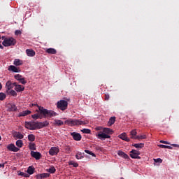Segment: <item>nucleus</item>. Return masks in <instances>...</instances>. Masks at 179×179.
<instances>
[{"label": "nucleus", "mask_w": 179, "mask_h": 179, "mask_svg": "<svg viewBox=\"0 0 179 179\" xmlns=\"http://www.w3.org/2000/svg\"><path fill=\"white\" fill-rule=\"evenodd\" d=\"M46 52H48V54H52V55H55L57 54V50L54 49V48H48L46 49Z\"/></svg>", "instance_id": "bb28decb"}, {"label": "nucleus", "mask_w": 179, "mask_h": 179, "mask_svg": "<svg viewBox=\"0 0 179 179\" xmlns=\"http://www.w3.org/2000/svg\"><path fill=\"white\" fill-rule=\"evenodd\" d=\"M15 145L17 148H22V146H23V141L17 140L15 143Z\"/></svg>", "instance_id": "473e14b6"}, {"label": "nucleus", "mask_w": 179, "mask_h": 179, "mask_svg": "<svg viewBox=\"0 0 179 179\" xmlns=\"http://www.w3.org/2000/svg\"><path fill=\"white\" fill-rule=\"evenodd\" d=\"M13 136L14 138V139H23L24 138V136L23 134H22V133L19 132V131H13Z\"/></svg>", "instance_id": "6e6552de"}, {"label": "nucleus", "mask_w": 179, "mask_h": 179, "mask_svg": "<svg viewBox=\"0 0 179 179\" xmlns=\"http://www.w3.org/2000/svg\"><path fill=\"white\" fill-rule=\"evenodd\" d=\"M2 44L4 47H10V45H15L16 44V40L13 37L5 38Z\"/></svg>", "instance_id": "20e7f679"}, {"label": "nucleus", "mask_w": 179, "mask_h": 179, "mask_svg": "<svg viewBox=\"0 0 179 179\" xmlns=\"http://www.w3.org/2000/svg\"><path fill=\"white\" fill-rule=\"evenodd\" d=\"M28 141H29V142H34V141H36V136L34 134H29Z\"/></svg>", "instance_id": "c85d7f7f"}, {"label": "nucleus", "mask_w": 179, "mask_h": 179, "mask_svg": "<svg viewBox=\"0 0 179 179\" xmlns=\"http://www.w3.org/2000/svg\"><path fill=\"white\" fill-rule=\"evenodd\" d=\"M6 99V94L3 92H0V100L1 101L5 100Z\"/></svg>", "instance_id": "c9c22d12"}, {"label": "nucleus", "mask_w": 179, "mask_h": 179, "mask_svg": "<svg viewBox=\"0 0 179 179\" xmlns=\"http://www.w3.org/2000/svg\"><path fill=\"white\" fill-rule=\"evenodd\" d=\"M50 176V174L48 173H38V175H36V178L37 179L48 178Z\"/></svg>", "instance_id": "ddd939ff"}, {"label": "nucleus", "mask_w": 179, "mask_h": 179, "mask_svg": "<svg viewBox=\"0 0 179 179\" xmlns=\"http://www.w3.org/2000/svg\"><path fill=\"white\" fill-rule=\"evenodd\" d=\"M76 158L77 160H80V159H83V156H82V152H79L76 155Z\"/></svg>", "instance_id": "58836bf2"}, {"label": "nucleus", "mask_w": 179, "mask_h": 179, "mask_svg": "<svg viewBox=\"0 0 179 179\" xmlns=\"http://www.w3.org/2000/svg\"><path fill=\"white\" fill-rule=\"evenodd\" d=\"M8 71H11V72H15L16 73L20 72V69H17V67L13 65L8 66Z\"/></svg>", "instance_id": "4468645a"}, {"label": "nucleus", "mask_w": 179, "mask_h": 179, "mask_svg": "<svg viewBox=\"0 0 179 179\" xmlns=\"http://www.w3.org/2000/svg\"><path fill=\"white\" fill-rule=\"evenodd\" d=\"M103 132H104L106 135H113L114 131H113V129L110 128H104L103 129Z\"/></svg>", "instance_id": "b1692460"}, {"label": "nucleus", "mask_w": 179, "mask_h": 179, "mask_svg": "<svg viewBox=\"0 0 179 179\" xmlns=\"http://www.w3.org/2000/svg\"><path fill=\"white\" fill-rule=\"evenodd\" d=\"M26 54L28 57H34V55H36V52L31 49H27Z\"/></svg>", "instance_id": "dca6fc26"}, {"label": "nucleus", "mask_w": 179, "mask_h": 179, "mask_svg": "<svg viewBox=\"0 0 179 179\" xmlns=\"http://www.w3.org/2000/svg\"><path fill=\"white\" fill-rule=\"evenodd\" d=\"M81 132H83V134H91L92 131L89 129H83L81 130Z\"/></svg>", "instance_id": "4c0bfd02"}, {"label": "nucleus", "mask_w": 179, "mask_h": 179, "mask_svg": "<svg viewBox=\"0 0 179 179\" xmlns=\"http://www.w3.org/2000/svg\"><path fill=\"white\" fill-rule=\"evenodd\" d=\"M15 90L17 92V93H20V92H23L24 90V86L20 85H16Z\"/></svg>", "instance_id": "aec40b11"}, {"label": "nucleus", "mask_w": 179, "mask_h": 179, "mask_svg": "<svg viewBox=\"0 0 179 179\" xmlns=\"http://www.w3.org/2000/svg\"><path fill=\"white\" fill-rule=\"evenodd\" d=\"M64 150H65L66 153H71V152L72 151L71 150V147H69L68 145L65 146Z\"/></svg>", "instance_id": "37998d69"}, {"label": "nucleus", "mask_w": 179, "mask_h": 179, "mask_svg": "<svg viewBox=\"0 0 179 179\" xmlns=\"http://www.w3.org/2000/svg\"><path fill=\"white\" fill-rule=\"evenodd\" d=\"M29 114H31V111L27 110L20 113L18 117H26V115H29Z\"/></svg>", "instance_id": "a211bd4d"}, {"label": "nucleus", "mask_w": 179, "mask_h": 179, "mask_svg": "<svg viewBox=\"0 0 179 179\" xmlns=\"http://www.w3.org/2000/svg\"><path fill=\"white\" fill-rule=\"evenodd\" d=\"M31 156L36 159V160H40L41 159V153L39 152L31 151Z\"/></svg>", "instance_id": "1a4fd4ad"}, {"label": "nucleus", "mask_w": 179, "mask_h": 179, "mask_svg": "<svg viewBox=\"0 0 179 179\" xmlns=\"http://www.w3.org/2000/svg\"><path fill=\"white\" fill-rule=\"evenodd\" d=\"M54 125H55V127H62L64 122L61 120H55Z\"/></svg>", "instance_id": "393cba45"}, {"label": "nucleus", "mask_w": 179, "mask_h": 179, "mask_svg": "<svg viewBox=\"0 0 179 179\" xmlns=\"http://www.w3.org/2000/svg\"><path fill=\"white\" fill-rule=\"evenodd\" d=\"M50 125V122L48 121H44L43 122H39V128L41 129V128H44L45 127H48Z\"/></svg>", "instance_id": "5701e85b"}, {"label": "nucleus", "mask_w": 179, "mask_h": 179, "mask_svg": "<svg viewBox=\"0 0 179 179\" xmlns=\"http://www.w3.org/2000/svg\"><path fill=\"white\" fill-rule=\"evenodd\" d=\"M34 167L33 166H29L27 171V173L29 175L34 174Z\"/></svg>", "instance_id": "cd10ccee"}, {"label": "nucleus", "mask_w": 179, "mask_h": 179, "mask_svg": "<svg viewBox=\"0 0 179 179\" xmlns=\"http://www.w3.org/2000/svg\"><path fill=\"white\" fill-rule=\"evenodd\" d=\"M117 155L120 157H123V159H129V156H128V155L125 154V152L121 150L117 151Z\"/></svg>", "instance_id": "f3484780"}, {"label": "nucleus", "mask_w": 179, "mask_h": 179, "mask_svg": "<svg viewBox=\"0 0 179 179\" xmlns=\"http://www.w3.org/2000/svg\"><path fill=\"white\" fill-rule=\"evenodd\" d=\"M171 146H173V148H179V145L178 144H171Z\"/></svg>", "instance_id": "864d4df0"}, {"label": "nucleus", "mask_w": 179, "mask_h": 179, "mask_svg": "<svg viewBox=\"0 0 179 179\" xmlns=\"http://www.w3.org/2000/svg\"><path fill=\"white\" fill-rule=\"evenodd\" d=\"M13 65L15 66H20V65H23V61L20 59H15L13 62Z\"/></svg>", "instance_id": "412c9836"}, {"label": "nucleus", "mask_w": 179, "mask_h": 179, "mask_svg": "<svg viewBox=\"0 0 179 179\" xmlns=\"http://www.w3.org/2000/svg\"><path fill=\"white\" fill-rule=\"evenodd\" d=\"M115 122V117L113 116V117H111L108 122V127H111V125H113V124Z\"/></svg>", "instance_id": "a878e982"}, {"label": "nucleus", "mask_w": 179, "mask_h": 179, "mask_svg": "<svg viewBox=\"0 0 179 179\" xmlns=\"http://www.w3.org/2000/svg\"><path fill=\"white\" fill-rule=\"evenodd\" d=\"M139 155H141V152L136 150L130 151V157H131V159H141Z\"/></svg>", "instance_id": "423d86ee"}, {"label": "nucleus", "mask_w": 179, "mask_h": 179, "mask_svg": "<svg viewBox=\"0 0 179 179\" xmlns=\"http://www.w3.org/2000/svg\"><path fill=\"white\" fill-rule=\"evenodd\" d=\"M6 38L5 36H2V40H5Z\"/></svg>", "instance_id": "e2e57ef3"}, {"label": "nucleus", "mask_w": 179, "mask_h": 179, "mask_svg": "<svg viewBox=\"0 0 179 179\" xmlns=\"http://www.w3.org/2000/svg\"><path fill=\"white\" fill-rule=\"evenodd\" d=\"M47 171L50 173V174H54L55 171H57V169H55V167L54 166H50L48 169H47Z\"/></svg>", "instance_id": "7c9ffc66"}, {"label": "nucleus", "mask_w": 179, "mask_h": 179, "mask_svg": "<svg viewBox=\"0 0 179 179\" xmlns=\"http://www.w3.org/2000/svg\"><path fill=\"white\" fill-rule=\"evenodd\" d=\"M38 110L41 114H43L45 118H51L52 117H57V115H58V113L54 110L44 109V108L41 106H38Z\"/></svg>", "instance_id": "f257e3e1"}, {"label": "nucleus", "mask_w": 179, "mask_h": 179, "mask_svg": "<svg viewBox=\"0 0 179 179\" xmlns=\"http://www.w3.org/2000/svg\"><path fill=\"white\" fill-rule=\"evenodd\" d=\"M25 127L27 129H29L30 131H36V129H40V122H35L34 120L31 122H26Z\"/></svg>", "instance_id": "7ed1b4c3"}, {"label": "nucleus", "mask_w": 179, "mask_h": 179, "mask_svg": "<svg viewBox=\"0 0 179 179\" xmlns=\"http://www.w3.org/2000/svg\"><path fill=\"white\" fill-rule=\"evenodd\" d=\"M118 138L122 139V141H125V142H129V138L127 136V133H122L118 136Z\"/></svg>", "instance_id": "2eb2a0df"}, {"label": "nucleus", "mask_w": 179, "mask_h": 179, "mask_svg": "<svg viewBox=\"0 0 179 179\" xmlns=\"http://www.w3.org/2000/svg\"><path fill=\"white\" fill-rule=\"evenodd\" d=\"M8 109L10 111H17V107H16V105L14 103H9L8 104Z\"/></svg>", "instance_id": "6ab92c4d"}, {"label": "nucleus", "mask_w": 179, "mask_h": 179, "mask_svg": "<svg viewBox=\"0 0 179 179\" xmlns=\"http://www.w3.org/2000/svg\"><path fill=\"white\" fill-rule=\"evenodd\" d=\"M0 40H1V36H0Z\"/></svg>", "instance_id": "69168bd1"}, {"label": "nucleus", "mask_w": 179, "mask_h": 179, "mask_svg": "<svg viewBox=\"0 0 179 179\" xmlns=\"http://www.w3.org/2000/svg\"><path fill=\"white\" fill-rule=\"evenodd\" d=\"M166 149H173V147L170 145H166Z\"/></svg>", "instance_id": "13d9d810"}, {"label": "nucleus", "mask_w": 179, "mask_h": 179, "mask_svg": "<svg viewBox=\"0 0 179 179\" xmlns=\"http://www.w3.org/2000/svg\"><path fill=\"white\" fill-rule=\"evenodd\" d=\"M34 106H37V107H39L36 103H31V107H34Z\"/></svg>", "instance_id": "6e6d98bb"}, {"label": "nucleus", "mask_w": 179, "mask_h": 179, "mask_svg": "<svg viewBox=\"0 0 179 179\" xmlns=\"http://www.w3.org/2000/svg\"><path fill=\"white\" fill-rule=\"evenodd\" d=\"M136 130L134 129V130H132L131 132H130V135H131V139H135V138H136Z\"/></svg>", "instance_id": "2f4dec72"}, {"label": "nucleus", "mask_w": 179, "mask_h": 179, "mask_svg": "<svg viewBox=\"0 0 179 179\" xmlns=\"http://www.w3.org/2000/svg\"><path fill=\"white\" fill-rule=\"evenodd\" d=\"M17 83H13V87H16V86H17Z\"/></svg>", "instance_id": "5fc2aeb1"}, {"label": "nucleus", "mask_w": 179, "mask_h": 179, "mask_svg": "<svg viewBox=\"0 0 179 179\" xmlns=\"http://www.w3.org/2000/svg\"><path fill=\"white\" fill-rule=\"evenodd\" d=\"M134 148H136V149H142L143 148L144 144L143 143H136L134 145Z\"/></svg>", "instance_id": "72a5a7b5"}, {"label": "nucleus", "mask_w": 179, "mask_h": 179, "mask_svg": "<svg viewBox=\"0 0 179 179\" xmlns=\"http://www.w3.org/2000/svg\"><path fill=\"white\" fill-rule=\"evenodd\" d=\"M155 163H163V159L158 158V159H154Z\"/></svg>", "instance_id": "49530a36"}, {"label": "nucleus", "mask_w": 179, "mask_h": 179, "mask_svg": "<svg viewBox=\"0 0 179 179\" xmlns=\"http://www.w3.org/2000/svg\"><path fill=\"white\" fill-rule=\"evenodd\" d=\"M71 135L73 137V139H74V141H79L82 139V135H80V134L79 133L73 132L71 133Z\"/></svg>", "instance_id": "9d476101"}, {"label": "nucleus", "mask_w": 179, "mask_h": 179, "mask_svg": "<svg viewBox=\"0 0 179 179\" xmlns=\"http://www.w3.org/2000/svg\"><path fill=\"white\" fill-rule=\"evenodd\" d=\"M57 108L62 110V111H65L68 108V101L65 100H60L57 102Z\"/></svg>", "instance_id": "39448f33"}, {"label": "nucleus", "mask_w": 179, "mask_h": 179, "mask_svg": "<svg viewBox=\"0 0 179 179\" xmlns=\"http://www.w3.org/2000/svg\"><path fill=\"white\" fill-rule=\"evenodd\" d=\"M30 150H36V144L34 143H30L29 144Z\"/></svg>", "instance_id": "f704fd0d"}, {"label": "nucleus", "mask_w": 179, "mask_h": 179, "mask_svg": "<svg viewBox=\"0 0 179 179\" xmlns=\"http://www.w3.org/2000/svg\"><path fill=\"white\" fill-rule=\"evenodd\" d=\"M135 139H146V135L136 136Z\"/></svg>", "instance_id": "79ce46f5"}, {"label": "nucleus", "mask_w": 179, "mask_h": 179, "mask_svg": "<svg viewBox=\"0 0 179 179\" xmlns=\"http://www.w3.org/2000/svg\"><path fill=\"white\" fill-rule=\"evenodd\" d=\"M0 48L1 50H3V47L2 46V45L0 43Z\"/></svg>", "instance_id": "bf43d9fd"}, {"label": "nucleus", "mask_w": 179, "mask_h": 179, "mask_svg": "<svg viewBox=\"0 0 179 179\" xmlns=\"http://www.w3.org/2000/svg\"><path fill=\"white\" fill-rule=\"evenodd\" d=\"M5 167V164H0V169Z\"/></svg>", "instance_id": "4d7b16f0"}, {"label": "nucleus", "mask_w": 179, "mask_h": 179, "mask_svg": "<svg viewBox=\"0 0 179 179\" xmlns=\"http://www.w3.org/2000/svg\"><path fill=\"white\" fill-rule=\"evenodd\" d=\"M15 36H19V34H22V31H20V30H16V31H15Z\"/></svg>", "instance_id": "09e8293b"}, {"label": "nucleus", "mask_w": 179, "mask_h": 179, "mask_svg": "<svg viewBox=\"0 0 179 179\" xmlns=\"http://www.w3.org/2000/svg\"><path fill=\"white\" fill-rule=\"evenodd\" d=\"M64 124H66V125H69L70 127H72L73 125H86V124H89V121H83L76 119H69L64 122Z\"/></svg>", "instance_id": "f03ea898"}, {"label": "nucleus", "mask_w": 179, "mask_h": 179, "mask_svg": "<svg viewBox=\"0 0 179 179\" xmlns=\"http://www.w3.org/2000/svg\"><path fill=\"white\" fill-rule=\"evenodd\" d=\"M103 99L107 101L110 100V95L108 94H105Z\"/></svg>", "instance_id": "de8ad7c7"}, {"label": "nucleus", "mask_w": 179, "mask_h": 179, "mask_svg": "<svg viewBox=\"0 0 179 179\" xmlns=\"http://www.w3.org/2000/svg\"><path fill=\"white\" fill-rule=\"evenodd\" d=\"M18 82H20V83H22V85H26V83H27V81L24 80V78L20 79V80H18Z\"/></svg>", "instance_id": "a18cd8bd"}, {"label": "nucleus", "mask_w": 179, "mask_h": 179, "mask_svg": "<svg viewBox=\"0 0 179 179\" xmlns=\"http://www.w3.org/2000/svg\"><path fill=\"white\" fill-rule=\"evenodd\" d=\"M159 148H161L162 149H166L167 145H164L162 144L158 145Z\"/></svg>", "instance_id": "603ef678"}, {"label": "nucleus", "mask_w": 179, "mask_h": 179, "mask_svg": "<svg viewBox=\"0 0 179 179\" xmlns=\"http://www.w3.org/2000/svg\"><path fill=\"white\" fill-rule=\"evenodd\" d=\"M0 90H2V83H0Z\"/></svg>", "instance_id": "052dcab7"}, {"label": "nucleus", "mask_w": 179, "mask_h": 179, "mask_svg": "<svg viewBox=\"0 0 179 179\" xmlns=\"http://www.w3.org/2000/svg\"><path fill=\"white\" fill-rule=\"evenodd\" d=\"M85 153H87V155H90L91 156H93L94 157H96V155L92 151H90L89 150H85Z\"/></svg>", "instance_id": "a19ab883"}, {"label": "nucleus", "mask_w": 179, "mask_h": 179, "mask_svg": "<svg viewBox=\"0 0 179 179\" xmlns=\"http://www.w3.org/2000/svg\"><path fill=\"white\" fill-rule=\"evenodd\" d=\"M69 166H73V167H78L79 164L76 162H73V161H70L69 162Z\"/></svg>", "instance_id": "e433bc0d"}, {"label": "nucleus", "mask_w": 179, "mask_h": 179, "mask_svg": "<svg viewBox=\"0 0 179 179\" xmlns=\"http://www.w3.org/2000/svg\"><path fill=\"white\" fill-rule=\"evenodd\" d=\"M9 94H11V96H13L14 97H16V96H17V93L15 92V91L13 90H11L9 92Z\"/></svg>", "instance_id": "ea45409f"}, {"label": "nucleus", "mask_w": 179, "mask_h": 179, "mask_svg": "<svg viewBox=\"0 0 179 179\" xmlns=\"http://www.w3.org/2000/svg\"><path fill=\"white\" fill-rule=\"evenodd\" d=\"M59 153V148L58 147H52L49 150L50 156H57Z\"/></svg>", "instance_id": "0eeeda50"}, {"label": "nucleus", "mask_w": 179, "mask_h": 179, "mask_svg": "<svg viewBox=\"0 0 179 179\" xmlns=\"http://www.w3.org/2000/svg\"><path fill=\"white\" fill-rule=\"evenodd\" d=\"M18 176H22V177H27V173H24V172H20Z\"/></svg>", "instance_id": "3c124183"}, {"label": "nucleus", "mask_w": 179, "mask_h": 179, "mask_svg": "<svg viewBox=\"0 0 179 179\" xmlns=\"http://www.w3.org/2000/svg\"><path fill=\"white\" fill-rule=\"evenodd\" d=\"M31 117L34 119V120H38V118H42L41 117V113H36V114H34L31 115Z\"/></svg>", "instance_id": "c756f323"}, {"label": "nucleus", "mask_w": 179, "mask_h": 179, "mask_svg": "<svg viewBox=\"0 0 179 179\" xmlns=\"http://www.w3.org/2000/svg\"><path fill=\"white\" fill-rule=\"evenodd\" d=\"M6 87L7 90H10V89H13L14 87L12 81L10 80L7 81L6 83Z\"/></svg>", "instance_id": "4be33fe9"}, {"label": "nucleus", "mask_w": 179, "mask_h": 179, "mask_svg": "<svg viewBox=\"0 0 179 179\" xmlns=\"http://www.w3.org/2000/svg\"><path fill=\"white\" fill-rule=\"evenodd\" d=\"M1 139H2V137H1V136H0V141H1Z\"/></svg>", "instance_id": "0e129e2a"}, {"label": "nucleus", "mask_w": 179, "mask_h": 179, "mask_svg": "<svg viewBox=\"0 0 179 179\" xmlns=\"http://www.w3.org/2000/svg\"><path fill=\"white\" fill-rule=\"evenodd\" d=\"M101 128L100 127H96V131H100Z\"/></svg>", "instance_id": "680f3d73"}, {"label": "nucleus", "mask_w": 179, "mask_h": 179, "mask_svg": "<svg viewBox=\"0 0 179 179\" xmlns=\"http://www.w3.org/2000/svg\"><path fill=\"white\" fill-rule=\"evenodd\" d=\"M159 142L160 143H164L165 145H170V143H169V141L161 140Z\"/></svg>", "instance_id": "8fccbe9b"}, {"label": "nucleus", "mask_w": 179, "mask_h": 179, "mask_svg": "<svg viewBox=\"0 0 179 179\" xmlns=\"http://www.w3.org/2000/svg\"><path fill=\"white\" fill-rule=\"evenodd\" d=\"M7 149L10 150V152H19L20 149L17 148L15 144H10L7 145Z\"/></svg>", "instance_id": "9b49d317"}, {"label": "nucleus", "mask_w": 179, "mask_h": 179, "mask_svg": "<svg viewBox=\"0 0 179 179\" xmlns=\"http://www.w3.org/2000/svg\"><path fill=\"white\" fill-rule=\"evenodd\" d=\"M14 78H15V79H16V80H20V79L23 78L22 75H20V74H17V75L14 76Z\"/></svg>", "instance_id": "c03bdc74"}, {"label": "nucleus", "mask_w": 179, "mask_h": 179, "mask_svg": "<svg viewBox=\"0 0 179 179\" xmlns=\"http://www.w3.org/2000/svg\"><path fill=\"white\" fill-rule=\"evenodd\" d=\"M96 136L99 139H108V138H110V135L106 134L104 131L98 134Z\"/></svg>", "instance_id": "f8f14e48"}]
</instances>
